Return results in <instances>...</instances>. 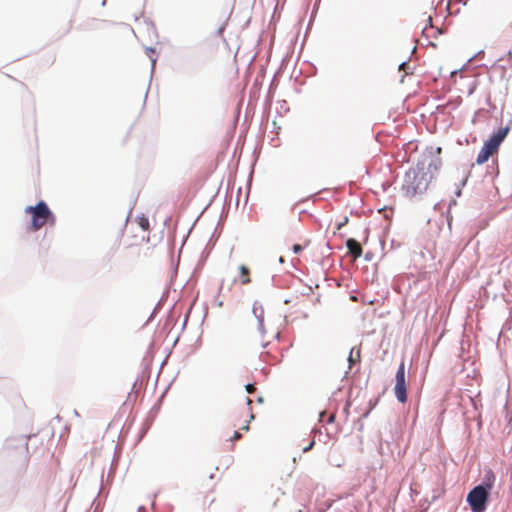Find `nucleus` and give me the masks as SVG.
<instances>
[{"mask_svg": "<svg viewBox=\"0 0 512 512\" xmlns=\"http://www.w3.org/2000/svg\"><path fill=\"white\" fill-rule=\"evenodd\" d=\"M242 429H243V430H245V431L249 430V425H248V424L244 425V426L242 427Z\"/></svg>", "mask_w": 512, "mask_h": 512, "instance_id": "32", "label": "nucleus"}, {"mask_svg": "<svg viewBox=\"0 0 512 512\" xmlns=\"http://www.w3.org/2000/svg\"><path fill=\"white\" fill-rule=\"evenodd\" d=\"M146 511V508L144 506H140L138 508V512H145Z\"/></svg>", "mask_w": 512, "mask_h": 512, "instance_id": "30", "label": "nucleus"}, {"mask_svg": "<svg viewBox=\"0 0 512 512\" xmlns=\"http://www.w3.org/2000/svg\"><path fill=\"white\" fill-rule=\"evenodd\" d=\"M466 182H467V176H465L461 182L457 185V188L455 190V196L456 197H460L461 194H462V187H464L466 185Z\"/></svg>", "mask_w": 512, "mask_h": 512, "instance_id": "13", "label": "nucleus"}, {"mask_svg": "<svg viewBox=\"0 0 512 512\" xmlns=\"http://www.w3.org/2000/svg\"><path fill=\"white\" fill-rule=\"evenodd\" d=\"M500 145L501 142L492 135L483 144V146L492 154L498 150Z\"/></svg>", "mask_w": 512, "mask_h": 512, "instance_id": "6", "label": "nucleus"}, {"mask_svg": "<svg viewBox=\"0 0 512 512\" xmlns=\"http://www.w3.org/2000/svg\"><path fill=\"white\" fill-rule=\"evenodd\" d=\"M160 305V303H158V305L156 306V308L154 309L153 313L151 314V316L149 317V320H151L153 317H154V314L156 312V309L158 308V306Z\"/></svg>", "mask_w": 512, "mask_h": 512, "instance_id": "29", "label": "nucleus"}, {"mask_svg": "<svg viewBox=\"0 0 512 512\" xmlns=\"http://www.w3.org/2000/svg\"><path fill=\"white\" fill-rule=\"evenodd\" d=\"M346 247H347L350 255L354 259H357L362 255V247H361L360 243L357 240H355L354 238L347 239Z\"/></svg>", "mask_w": 512, "mask_h": 512, "instance_id": "5", "label": "nucleus"}, {"mask_svg": "<svg viewBox=\"0 0 512 512\" xmlns=\"http://www.w3.org/2000/svg\"><path fill=\"white\" fill-rule=\"evenodd\" d=\"M25 212L32 216L31 227L34 231L39 230L50 221L52 223L55 221L52 211L43 200H40L35 206H27Z\"/></svg>", "mask_w": 512, "mask_h": 512, "instance_id": "3", "label": "nucleus"}, {"mask_svg": "<svg viewBox=\"0 0 512 512\" xmlns=\"http://www.w3.org/2000/svg\"><path fill=\"white\" fill-rule=\"evenodd\" d=\"M395 380V396L400 403H405L407 401V386L405 379V365L403 362L399 365L396 371Z\"/></svg>", "mask_w": 512, "mask_h": 512, "instance_id": "4", "label": "nucleus"}, {"mask_svg": "<svg viewBox=\"0 0 512 512\" xmlns=\"http://www.w3.org/2000/svg\"><path fill=\"white\" fill-rule=\"evenodd\" d=\"M247 404H251V399L247 397Z\"/></svg>", "mask_w": 512, "mask_h": 512, "instance_id": "36", "label": "nucleus"}, {"mask_svg": "<svg viewBox=\"0 0 512 512\" xmlns=\"http://www.w3.org/2000/svg\"><path fill=\"white\" fill-rule=\"evenodd\" d=\"M312 433H314L315 435H316L317 433L321 434V430L313 429V430H312Z\"/></svg>", "mask_w": 512, "mask_h": 512, "instance_id": "31", "label": "nucleus"}, {"mask_svg": "<svg viewBox=\"0 0 512 512\" xmlns=\"http://www.w3.org/2000/svg\"><path fill=\"white\" fill-rule=\"evenodd\" d=\"M240 273H241V283L242 284H248L250 283L251 279L249 277V269L245 265H240L239 267Z\"/></svg>", "mask_w": 512, "mask_h": 512, "instance_id": "12", "label": "nucleus"}, {"mask_svg": "<svg viewBox=\"0 0 512 512\" xmlns=\"http://www.w3.org/2000/svg\"><path fill=\"white\" fill-rule=\"evenodd\" d=\"M278 262L280 264H283L285 262V258L283 256H280L279 259H278Z\"/></svg>", "mask_w": 512, "mask_h": 512, "instance_id": "28", "label": "nucleus"}, {"mask_svg": "<svg viewBox=\"0 0 512 512\" xmlns=\"http://www.w3.org/2000/svg\"><path fill=\"white\" fill-rule=\"evenodd\" d=\"M225 27L224 26H221L218 30H217V35L218 36H221L223 31H224Z\"/></svg>", "mask_w": 512, "mask_h": 512, "instance_id": "25", "label": "nucleus"}, {"mask_svg": "<svg viewBox=\"0 0 512 512\" xmlns=\"http://www.w3.org/2000/svg\"><path fill=\"white\" fill-rule=\"evenodd\" d=\"M359 361H360V349L353 347L350 350V353L348 356L349 368L351 369L352 366Z\"/></svg>", "mask_w": 512, "mask_h": 512, "instance_id": "8", "label": "nucleus"}, {"mask_svg": "<svg viewBox=\"0 0 512 512\" xmlns=\"http://www.w3.org/2000/svg\"><path fill=\"white\" fill-rule=\"evenodd\" d=\"M241 437H242L241 433L238 431H235L231 438V441H236V440L240 439Z\"/></svg>", "mask_w": 512, "mask_h": 512, "instance_id": "22", "label": "nucleus"}, {"mask_svg": "<svg viewBox=\"0 0 512 512\" xmlns=\"http://www.w3.org/2000/svg\"><path fill=\"white\" fill-rule=\"evenodd\" d=\"M140 227L143 229V230H147L148 227H149V221L147 218H144L142 217L141 220H140Z\"/></svg>", "mask_w": 512, "mask_h": 512, "instance_id": "16", "label": "nucleus"}, {"mask_svg": "<svg viewBox=\"0 0 512 512\" xmlns=\"http://www.w3.org/2000/svg\"><path fill=\"white\" fill-rule=\"evenodd\" d=\"M314 444H315V441H314V440H312L308 445H306V446L303 448V452H308V451H310V450L313 448Z\"/></svg>", "mask_w": 512, "mask_h": 512, "instance_id": "21", "label": "nucleus"}, {"mask_svg": "<svg viewBox=\"0 0 512 512\" xmlns=\"http://www.w3.org/2000/svg\"><path fill=\"white\" fill-rule=\"evenodd\" d=\"M472 93H473V88H471V89L469 90V94H472Z\"/></svg>", "mask_w": 512, "mask_h": 512, "instance_id": "41", "label": "nucleus"}, {"mask_svg": "<svg viewBox=\"0 0 512 512\" xmlns=\"http://www.w3.org/2000/svg\"><path fill=\"white\" fill-rule=\"evenodd\" d=\"M257 322H258V325H257L258 331L261 334V336H264L266 333V330L264 327V320H257Z\"/></svg>", "mask_w": 512, "mask_h": 512, "instance_id": "15", "label": "nucleus"}, {"mask_svg": "<svg viewBox=\"0 0 512 512\" xmlns=\"http://www.w3.org/2000/svg\"><path fill=\"white\" fill-rule=\"evenodd\" d=\"M509 130V126L501 127L497 130V132L493 133L492 136H494L497 140H499L502 143L506 138Z\"/></svg>", "mask_w": 512, "mask_h": 512, "instance_id": "11", "label": "nucleus"}, {"mask_svg": "<svg viewBox=\"0 0 512 512\" xmlns=\"http://www.w3.org/2000/svg\"><path fill=\"white\" fill-rule=\"evenodd\" d=\"M54 420H57V421L59 422V421H60V417H59V416H56V417L54 418Z\"/></svg>", "mask_w": 512, "mask_h": 512, "instance_id": "39", "label": "nucleus"}, {"mask_svg": "<svg viewBox=\"0 0 512 512\" xmlns=\"http://www.w3.org/2000/svg\"><path fill=\"white\" fill-rule=\"evenodd\" d=\"M20 442L24 445V446H27V438L26 437H21L20 438Z\"/></svg>", "mask_w": 512, "mask_h": 512, "instance_id": "26", "label": "nucleus"}, {"mask_svg": "<svg viewBox=\"0 0 512 512\" xmlns=\"http://www.w3.org/2000/svg\"><path fill=\"white\" fill-rule=\"evenodd\" d=\"M491 155L492 153L489 150H487L484 146H482L481 150L477 155L476 163L480 165L487 162Z\"/></svg>", "mask_w": 512, "mask_h": 512, "instance_id": "9", "label": "nucleus"}, {"mask_svg": "<svg viewBox=\"0 0 512 512\" xmlns=\"http://www.w3.org/2000/svg\"><path fill=\"white\" fill-rule=\"evenodd\" d=\"M427 20H428L429 25L431 26L432 25V17L429 16Z\"/></svg>", "mask_w": 512, "mask_h": 512, "instance_id": "33", "label": "nucleus"}, {"mask_svg": "<svg viewBox=\"0 0 512 512\" xmlns=\"http://www.w3.org/2000/svg\"><path fill=\"white\" fill-rule=\"evenodd\" d=\"M106 4V0H103L102 1V6H104Z\"/></svg>", "mask_w": 512, "mask_h": 512, "instance_id": "40", "label": "nucleus"}, {"mask_svg": "<svg viewBox=\"0 0 512 512\" xmlns=\"http://www.w3.org/2000/svg\"><path fill=\"white\" fill-rule=\"evenodd\" d=\"M245 389L248 394H252L256 390V386L254 383H248L247 385H245Z\"/></svg>", "mask_w": 512, "mask_h": 512, "instance_id": "17", "label": "nucleus"}, {"mask_svg": "<svg viewBox=\"0 0 512 512\" xmlns=\"http://www.w3.org/2000/svg\"><path fill=\"white\" fill-rule=\"evenodd\" d=\"M252 312L257 320H264V308L258 301L254 302Z\"/></svg>", "mask_w": 512, "mask_h": 512, "instance_id": "10", "label": "nucleus"}, {"mask_svg": "<svg viewBox=\"0 0 512 512\" xmlns=\"http://www.w3.org/2000/svg\"><path fill=\"white\" fill-rule=\"evenodd\" d=\"M408 69H409V63L407 61H404L402 62L400 65H399V70L401 71H404L405 73H409L408 72Z\"/></svg>", "mask_w": 512, "mask_h": 512, "instance_id": "18", "label": "nucleus"}, {"mask_svg": "<svg viewBox=\"0 0 512 512\" xmlns=\"http://www.w3.org/2000/svg\"><path fill=\"white\" fill-rule=\"evenodd\" d=\"M292 249L295 254H299L300 252H302L303 247L300 244H294Z\"/></svg>", "mask_w": 512, "mask_h": 512, "instance_id": "19", "label": "nucleus"}, {"mask_svg": "<svg viewBox=\"0 0 512 512\" xmlns=\"http://www.w3.org/2000/svg\"><path fill=\"white\" fill-rule=\"evenodd\" d=\"M326 415V412L325 411H321L319 416H320V421H323V418L324 416Z\"/></svg>", "mask_w": 512, "mask_h": 512, "instance_id": "27", "label": "nucleus"}, {"mask_svg": "<svg viewBox=\"0 0 512 512\" xmlns=\"http://www.w3.org/2000/svg\"><path fill=\"white\" fill-rule=\"evenodd\" d=\"M335 418H336L335 414H330V415L328 416V418H327L326 422H327L328 424H331V423H333V422L335 421Z\"/></svg>", "mask_w": 512, "mask_h": 512, "instance_id": "23", "label": "nucleus"}, {"mask_svg": "<svg viewBox=\"0 0 512 512\" xmlns=\"http://www.w3.org/2000/svg\"><path fill=\"white\" fill-rule=\"evenodd\" d=\"M268 344H269L268 342H266V343H262V347H263V348H266V347L268 346Z\"/></svg>", "mask_w": 512, "mask_h": 512, "instance_id": "34", "label": "nucleus"}, {"mask_svg": "<svg viewBox=\"0 0 512 512\" xmlns=\"http://www.w3.org/2000/svg\"><path fill=\"white\" fill-rule=\"evenodd\" d=\"M258 402H260V403H261V402H263V398H262V397H259V398H258Z\"/></svg>", "mask_w": 512, "mask_h": 512, "instance_id": "38", "label": "nucleus"}, {"mask_svg": "<svg viewBox=\"0 0 512 512\" xmlns=\"http://www.w3.org/2000/svg\"><path fill=\"white\" fill-rule=\"evenodd\" d=\"M437 154H432L418 161L415 167L406 171L401 186L403 195L410 200H420L422 196L428 191L432 180L438 173L442 161L438 154L441 153V148L436 149Z\"/></svg>", "mask_w": 512, "mask_h": 512, "instance_id": "1", "label": "nucleus"}, {"mask_svg": "<svg viewBox=\"0 0 512 512\" xmlns=\"http://www.w3.org/2000/svg\"><path fill=\"white\" fill-rule=\"evenodd\" d=\"M73 413H74V415L79 416V413L77 412V410H74Z\"/></svg>", "mask_w": 512, "mask_h": 512, "instance_id": "37", "label": "nucleus"}, {"mask_svg": "<svg viewBox=\"0 0 512 512\" xmlns=\"http://www.w3.org/2000/svg\"><path fill=\"white\" fill-rule=\"evenodd\" d=\"M347 221H348V218H347V217H345L344 221H341V223H339V224L337 225V229H341V227H342L344 224H346V223H347Z\"/></svg>", "mask_w": 512, "mask_h": 512, "instance_id": "24", "label": "nucleus"}, {"mask_svg": "<svg viewBox=\"0 0 512 512\" xmlns=\"http://www.w3.org/2000/svg\"><path fill=\"white\" fill-rule=\"evenodd\" d=\"M376 402H377V400H375L374 402H372V400H371V401L369 402V404H370V408H369V410H368L366 413H364V414H363V417H367V416L369 415L370 411H371L372 409H374V407H375V405H376Z\"/></svg>", "mask_w": 512, "mask_h": 512, "instance_id": "20", "label": "nucleus"}, {"mask_svg": "<svg viewBox=\"0 0 512 512\" xmlns=\"http://www.w3.org/2000/svg\"><path fill=\"white\" fill-rule=\"evenodd\" d=\"M494 482L495 474L488 469L485 471L481 483L469 491L466 501L473 512H484L487 509Z\"/></svg>", "mask_w": 512, "mask_h": 512, "instance_id": "2", "label": "nucleus"}, {"mask_svg": "<svg viewBox=\"0 0 512 512\" xmlns=\"http://www.w3.org/2000/svg\"><path fill=\"white\" fill-rule=\"evenodd\" d=\"M500 145L501 142L492 135L483 144V146L492 154L498 150Z\"/></svg>", "mask_w": 512, "mask_h": 512, "instance_id": "7", "label": "nucleus"}, {"mask_svg": "<svg viewBox=\"0 0 512 512\" xmlns=\"http://www.w3.org/2000/svg\"><path fill=\"white\" fill-rule=\"evenodd\" d=\"M422 32H423V34H426L427 33V27H425Z\"/></svg>", "mask_w": 512, "mask_h": 512, "instance_id": "35", "label": "nucleus"}, {"mask_svg": "<svg viewBox=\"0 0 512 512\" xmlns=\"http://www.w3.org/2000/svg\"><path fill=\"white\" fill-rule=\"evenodd\" d=\"M155 53V49L152 48V47H148L147 48V54L149 55L150 59H151V63H152V67H151V73H153L154 69H155V65H156V58H152L151 57V54Z\"/></svg>", "mask_w": 512, "mask_h": 512, "instance_id": "14", "label": "nucleus"}]
</instances>
